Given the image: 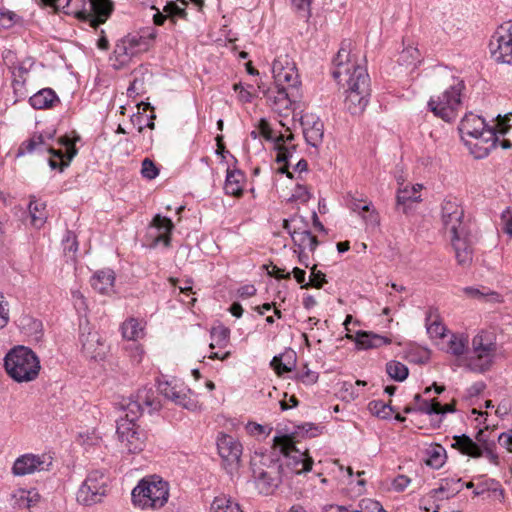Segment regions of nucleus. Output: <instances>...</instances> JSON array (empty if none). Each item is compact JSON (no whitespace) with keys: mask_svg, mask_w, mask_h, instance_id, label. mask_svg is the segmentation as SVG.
<instances>
[{"mask_svg":"<svg viewBox=\"0 0 512 512\" xmlns=\"http://www.w3.org/2000/svg\"><path fill=\"white\" fill-rule=\"evenodd\" d=\"M434 87L436 93L428 102L429 109L446 122L454 120L461 106L464 82L449 70H441L435 75Z\"/></svg>","mask_w":512,"mask_h":512,"instance_id":"1","label":"nucleus"},{"mask_svg":"<svg viewBox=\"0 0 512 512\" xmlns=\"http://www.w3.org/2000/svg\"><path fill=\"white\" fill-rule=\"evenodd\" d=\"M332 75L344 88V92L353 91L371 93L370 77L356 55L351 53L349 44H343L334 58Z\"/></svg>","mask_w":512,"mask_h":512,"instance_id":"2","label":"nucleus"},{"mask_svg":"<svg viewBox=\"0 0 512 512\" xmlns=\"http://www.w3.org/2000/svg\"><path fill=\"white\" fill-rule=\"evenodd\" d=\"M497 352L496 335L488 330H479L471 339L462 367L472 373L484 374L494 366Z\"/></svg>","mask_w":512,"mask_h":512,"instance_id":"3","label":"nucleus"},{"mask_svg":"<svg viewBox=\"0 0 512 512\" xmlns=\"http://www.w3.org/2000/svg\"><path fill=\"white\" fill-rule=\"evenodd\" d=\"M459 131L475 158H484L496 146L498 137L484 119L473 113L466 114L460 122Z\"/></svg>","mask_w":512,"mask_h":512,"instance_id":"4","label":"nucleus"},{"mask_svg":"<svg viewBox=\"0 0 512 512\" xmlns=\"http://www.w3.org/2000/svg\"><path fill=\"white\" fill-rule=\"evenodd\" d=\"M45 5L62 8L64 13L74 15L79 20L88 22L93 28L106 22L113 10L111 0H88L80 9L84 0H41Z\"/></svg>","mask_w":512,"mask_h":512,"instance_id":"5","label":"nucleus"},{"mask_svg":"<svg viewBox=\"0 0 512 512\" xmlns=\"http://www.w3.org/2000/svg\"><path fill=\"white\" fill-rule=\"evenodd\" d=\"M134 506L147 510L162 508L169 498V484L157 475L141 479L131 492Z\"/></svg>","mask_w":512,"mask_h":512,"instance_id":"6","label":"nucleus"},{"mask_svg":"<svg viewBox=\"0 0 512 512\" xmlns=\"http://www.w3.org/2000/svg\"><path fill=\"white\" fill-rule=\"evenodd\" d=\"M5 369L8 375L15 381L29 382L38 376L40 362L31 349L18 346L6 355Z\"/></svg>","mask_w":512,"mask_h":512,"instance_id":"7","label":"nucleus"},{"mask_svg":"<svg viewBox=\"0 0 512 512\" xmlns=\"http://www.w3.org/2000/svg\"><path fill=\"white\" fill-rule=\"evenodd\" d=\"M440 221L442 229L450 238L467 235L468 223L465 221L464 209L458 199L448 197L440 206Z\"/></svg>","mask_w":512,"mask_h":512,"instance_id":"8","label":"nucleus"},{"mask_svg":"<svg viewBox=\"0 0 512 512\" xmlns=\"http://www.w3.org/2000/svg\"><path fill=\"white\" fill-rule=\"evenodd\" d=\"M65 145L68 147V161L64 160V154L61 150H55L53 149L49 144L46 143L45 138L42 134H34L31 136L28 140L23 142L21 146L19 147L17 155H24L26 153H33V152H48L51 155L57 157V159L50 158L49 159V165L52 169L59 168L60 170H63L64 167L68 166L69 161L74 157L76 154V149L71 144L69 139L65 140Z\"/></svg>","mask_w":512,"mask_h":512,"instance_id":"9","label":"nucleus"},{"mask_svg":"<svg viewBox=\"0 0 512 512\" xmlns=\"http://www.w3.org/2000/svg\"><path fill=\"white\" fill-rule=\"evenodd\" d=\"M109 478L101 470H93L88 473L84 482L79 487L76 499L78 503L90 506L102 501L107 495Z\"/></svg>","mask_w":512,"mask_h":512,"instance_id":"10","label":"nucleus"},{"mask_svg":"<svg viewBox=\"0 0 512 512\" xmlns=\"http://www.w3.org/2000/svg\"><path fill=\"white\" fill-rule=\"evenodd\" d=\"M275 444L279 447L281 453L286 458L285 466L291 473L300 475L309 472L313 466V459L307 451L301 452L295 446L294 441L289 436L275 438Z\"/></svg>","mask_w":512,"mask_h":512,"instance_id":"11","label":"nucleus"},{"mask_svg":"<svg viewBox=\"0 0 512 512\" xmlns=\"http://www.w3.org/2000/svg\"><path fill=\"white\" fill-rule=\"evenodd\" d=\"M489 50L496 62L512 64V22L497 27L490 38Z\"/></svg>","mask_w":512,"mask_h":512,"instance_id":"12","label":"nucleus"},{"mask_svg":"<svg viewBox=\"0 0 512 512\" xmlns=\"http://www.w3.org/2000/svg\"><path fill=\"white\" fill-rule=\"evenodd\" d=\"M116 432L118 440L127 452L136 454L143 451L146 443V435L136 422L127 419H119L117 421Z\"/></svg>","mask_w":512,"mask_h":512,"instance_id":"13","label":"nucleus"},{"mask_svg":"<svg viewBox=\"0 0 512 512\" xmlns=\"http://www.w3.org/2000/svg\"><path fill=\"white\" fill-rule=\"evenodd\" d=\"M272 73L275 85L286 86L294 91L300 88L298 69L294 60L287 54H281L273 61Z\"/></svg>","mask_w":512,"mask_h":512,"instance_id":"14","label":"nucleus"},{"mask_svg":"<svg viewBox=\"0 0 512 512\" xmlns=\"http://www.w3.org/2000/svg\"><path fill=\"white\" fill-rule=\"evenodd\" d=\"M159 391L165 398L187 410L198 411L201 409V404L193 396L192 391L183 384L162 382L159 384Z\"/></svg>","mask_w":512,"mask_h":512,"instance_id":"15","label":"nucleus"},{"mask_svg":"<svg viewBox=\"0 0 512 512\" xmlns=\"http://www.w3.org/2000/svg\"><path fill=\"white\" fill-rule=\"evenodd\" d=\"M51 465L52 458L50 456L27 453L16 458L12 466V473L15 476H25L46 471Z\"/></svg>","mask_w":512,"mask_h":512,"instance_id":"16","label":"nucleus"},{"mask_svg":"<svg viewBox=\"0 0 512 512\" xmlns=\"http://www.w3.org/2000/svg\"><path fill=\"white\" fill-rule=\"evenodd\" d=\"M83 354L93 360H102L107 352V345L96 330L83 327L80 335Z\"/></svg>","mask_w":512,"mask_h":512,"instance_id":"17","label":"nucleus"},{"mask_svg":"<svg viewBox=\"0 0 512 512\" xmlns=\"http://www.w3.org/2000/svg\"><path fill=\"white\" fill-rule=\"evenodd\" d=\"M275 91L268 95L271 108L279 113L287 115L300 97L299 89H288L286 86L275 85Z\"/></svg>","mask_w":512,"mask_h":512,"instance_id":"18","label":"nucleus"},{"mask_svg":"<svg viewBox=\"0 0 512 512\" xmlns=\"http://www.w3.org/2000/svg\"><path fill=\"white\" fill-rule=\"evenodd\" d=\"M219 455L230 467H236L242 455V446L232 436L223 434L217 440Z\"/></svg>","mask_w":512,"mask_h":512,"instance_id":"19","label":"nucleus"},{"mask_svg":"<svg viewBox=\"0 0 512 512\" xmlns=\"http://www.w3.org/2000/svg\"><path fill=\"white\" fill-rule=\"evenodd\" d=\"M301 125L306 142L317 148L323 141V122L316 115L307 113L301 117Z\"/></svg>","mask_w":512,"mask_h":512,"instance_id":"20","label":"nucleus"},{"mask_svg":"<svg viewBox=\"0 0 512 512\" xmlns=\"http://www.w3.org/2000/svg\"><path fill=\"white\" fill-rule=\"evenodd\" d=\"M280 469L281 465H273L255 476L257 487L261 493L271 494L279 486L281 482Z\"/></svg>","mask_w":512,"mask_h":512,"instance_id":"21","label":"nucleus"},{"mask_svg":"<svg viewBox=\"0 0 512 512\" xmlns=\"http://www.w3.org/2000/svg\"><path fill=\"white\" fill-rule=\"evenodd\" d=\"M346 337L355 341L360 349L378 348L391 343L387 337L366 331H359L355 335L347 334Z\"/></svg>","mask_w":512,"mask_h":512,"instance_id":"22","label":"nucleus"},{"mask_svg":"<svg viewBox=\"0 0 512 512\" xmlns=\"http://www.w3.org/2000/svg\"><path fill=\"white\" fill-rule=\"evenodd\" d=\"M469 233L462 236L450 238L451 245L455 251V257L459 265L469 266L472 263L473 251L469 244Z\"/></svg>","mask_w":512,"mask_h":512,"instance_id":"23","label":"nucleus"},{"mask_svg":"<svg viewBox=\"0 0 512 512\" xmlns=\"http://www.w3.org/2000/svg\"><path fill=\"white\" fill-rule=\"evenodd\" d=\"M344 94V109L353 116L361 115L369 103L371 93L349 91Z\"/></svg>","mask_w":512,"mask_h":512,"instance_id":"24","label":"nucleus"},{"mask_svg":"<svg viewBox=\"0 0 512 512\" xmlns=\"http://www.w3.org/2000/svg\"><path fill=\"white\" fill-rule=\"evenodd\" d=\"M40 500V495L35 489H22L19 488L11 494V505L18 509H29L37 504Z\"/></svg>","mask_w":512,"mask_h":512,"instance_id":"25","label":"nucleus"},{"mask_svg":"<svg viewBox=\"0 0 512 512\" xmlns=\"http://www.w3.org/2000/svg\"><path fill=\"white\" fill-rule=\"evenodd\" d=\"M469 351V340L465 334H452L447 343V352L459 360L462 367V360Z\"/></svg>","mask_w":512,"mask_h":512,"instance_id":"26","label":"nucleus"},{"mask_svg":"<svg viewBox=\"0 0 512 512\" xmlns=\"http://www.w3.org/2000/svg\"><path fill=\"white\" fill-rule=\"evenodd\" d=\"M115 275L110 269L96 272L91 278L92 287L101 294H109L114 287Z\"/></svg>","mask_w":512,"mask_h":512,"instance_id":"27","label":"nucleus"},{"mask_svg":"<svg viewBox=\"0 0 512 512\" xmlns=\"http://www.w3.org/2000/svg\"><path fill=\"white\" fill-rule=\"evenodd\" d=\"M290 236L293 240L294 245H296L301 252L304 250H309L310 252H314L316 247L318 246V240L316 236L312 235L308 230H300L293 229V232H290Z\"/></svg>","mask_w":512,"mask_h":512,"instance_id":"28","label":"nucleus"},{"mask_svg":"<svg viewBox=\"0 0 512 512\" xmlns=\"http://www.w3.org/2000/svg\"><path fill=\"white\" fill-rule=\"evenodd\" d=\"M28 209L31 225L35 228L43 227L48 218L46 203L32 197Z\"/></svg>","mask_w":512,"mask_h":512,"instance_id":"29","label":"nucleus"},{"mask_svg":"<svg viewBox=\"0 0 512 512\" xmlns=\"http://www.w3.org/2000/svg\"><path fill=\"white\" fill-rule=\"evenodd\" d=\"M29 102L35 109H48L59 102V98L52 89L44 88L32 95Z\"/></svg>","mask_w":512,"mask_h":512,"instance_id":"30","label":"nucleus"},{"mask_svg":"<svg viewBox=\"0 0 512 512\" xmlns=\"http://www.w3.org/2000/svg\"><path fill=\"white\" fill-rule=\"evenodd\" d=\"M453 448L458 449L461 453L468 456L478 458L482 456L483 449L481 446L474 442L469 436L463 434L460 436H454Z\"/></svg>","mask_w":512,"mask_h":512,"instance_id":"31","label":"nucleus"},{"mask_svg":"<svg viewBox=\"0 0 512 512\" xmlns=\"http://www.w3.org/2000/svg\"><path fill=\"white\" fill-rule=\"evenodd\" d=\"M125 37L128 41V45H131L134 51L138 54L149 48L150 43L156 38V31L152 29L151 31H144L141 34H128Z\"/></svg>","mask_w":512,"mask_h":512,"instance_id":"32","label":"nucleus"},{"mask_svg":"<svg viewBox=\"0 0 512 512\" xmlns=\"http://www.w3.org/2000/svg\"><path fill=\"white\" fill-rule=\"evenodd\" d=\"M121 330L125 339L137 341L145 335V322L135 318H130L122 324Z\"/></svg>","mask_w":512,"mask_h":512,"instance_id":"33","label":"nucleus"},{"mask_svg":"<svg viewBox=\"0 0 512 512\" xmlns=\"http://www.w3.org/2000/svg\"><path fill=\"white\" fill-rule=\"evenodd\" d=\"M463 292L466 296L473 299L481 300L483 302L501 303L503 301L502 296L498 292L490 290L486 287H466L463 289Z\"/></svg>","mask_w":512,"mask_h":512,"instance_id":"34","label":"nucleus"},{"mask_svg":"<svg viewBox=\"0 0 512 512\" xmlns=\"http://www.w3.org/2000/svg\"><path fill=\"white\" fill-rule=\"evenodd\" d=\"M145 412L151 413L160 409V401L152 389L142 388L134 396Z\"/></svg>","mask_w":512,"mask_h":512,"instance_id":"35","label":"nucleus"},{"mask_svg":"<svg viewBox=\"0 0 512 512\" xmlns=\"http://www.w3.org/2000/svg\"><path fill=\"white\" fill-rule=\"evenodd\" d=\"M153 226L160 232L157 236H155V242H163L165 246H169L170 233L173 229L172 221L167 217L156 215L153 219Z\"/></svg>","mask_w":512,"mask_h":512,"instance_id":"36","label":"nucleus"},{"mask_svg":"<svg viewBox=\"0 0 512 512\" xmlns=\"http://www.w3.org/2000/svg\"><path fill=\"white\" fill-rule=\"evenodd\" d=\"M243 174L239 170L228 171L225 181V191L227 194L239 197L242 195Z\"/></svg>","mask_w":512,"mask_h":512,"instance_id":"37","label":"nucleus"},{"mask_svg":"<svg viewBox=\"0 0 512 512\" xmlns=\"http://www.w3.org/2000/svg\"><path fill=\"white\" fill-rule=\"evenodd\" d=\"M230 338V330L224 325H217L211 329L210 348H224L228 345Z\"/></svg>","mask_w":512,"mask_h":512,"instance_id":"38","label":"nucleus"},{"mask_svg":"<svg viewBox=\"0 0 512 512\" xmlns=\"http://www.w3.org/2000/svg\"><path fill=\"white\" fill-rule=\"evenodd\" d=\"M422 189L421 184H415L411 187L405 186L404 188H400L397 192V202L398 204H405L409 201L419 202L421 201V197L419 192Z\"/></svg>","mask_w":512,"mask_h":512,"instance_id":"39","label":"nucleus"},{"mask_svg":"<svg viewBox=\"0 0 512 512\" xmlns=\"http://www.w3.org/2000/svg\"><path fill=\"white\" fill-rule=\"evenodd\" d=\"M420 61V52L414 46L405 47L399 54L398 62L400 65L409 67H415Z\"/></svg>","mask_w":512,"mask_h":512,"instance_id":"40","label":"nucleus"},{"mask_svg":"<svg viewBox=\"0 0 512 512\" xmlns=\"http://www.w3.org/2000/svg\"><path fill=\"white\" fill-rule=\"evenodd\" d=\"M418 410L425 412L427 414H445L447 412H453L455 410V407L453 404H446L443 406L435 400H433L432 402L422 400L421 404L418 407Z\"/></svg>","mask_w":512,"mask_h":512,"instance_id":"41","label":"nucleus"},{"mask_svg":"<svg viewBox=\"0 0 512 512\" xmlns=\"http://www.w3.org/2000/svg\"><path fill=\"white\" fill-rule=\"evenodd\" d=\"M386 372L392 379L399 382L404 381L408 376L406 365L395 360L389 361L386 364Z\"/></svg>","mask_w":512,"mask_h":512,"instance_id":"42","label":"nucleus"},{"mask_svg":"<svg viewBox=\"0 0 512 512\" xmlns=\"http://www.w3.org/2000/svg\"><path fill=\"white\" fill-rule=\"evenodd\" d=\"M126 37L121 39L115 46L114 54L116 58L121 62L125 63L133 56L137 55L131 45H128Z\"/></svg>","mask_w":512,"mask_h":512,"instance_id":"43","label":"nucleus"},{"mask_svg":"<svg viewBox=\"0 0 512 512\" xmlns=\"http://www.w3.org/2000/svg\"><path fill=\"white\" fill-rule=\"evenodd\" d=\"M427 333L431 338H443L445 336L446 327L438 318V316L427 317Z\"/></svg>","mask_w":512,"mask_h":512,"instance_id":"44","label":"nucleus"},{"mask_svg":"<svg viewBox=\"0 0 512 512\" xmlns=\"http://www.w3.org/2000/svg\"><path fill=\"white\" fill-rule=\"evenodd\" d=\"M445 462V450L440 445H435L428 450L426 464L433 468H440Z\"/></svg>","mask_w":512,"mask_h":512,"instance_id":"45","label":"nucleus"},{"mask_svg":"<svg viewBox=\"0 0 512 512\" xmlns=\"http://www.w3.org/2000/svg\"><path fill=\"white\" fill-rule=\"evenodd\" d=\"M125 409L126 414L120 419L132 420V422H136V420L145 412L144 408L138 403L135 397L130 399V401L126 404Z\"/></svg>","mask_w":512,"mask_h":512,"instance_id":"46","label":"nucleus"},{"mask_svg":"<svg viewBox=\"0 0 512 512\" xmlns=\"http://www.w3.org/2000/svg\"><path fill=\"white\" fill-rule=\"evenodd\" d=\"M232 505L238 504L233 502L231 498L222 494L214 498L210 507V512H230Z\"/></svg>","mask_w":512,"mask_h":512,"instance_id":"47","label":"nucleus"},{"mask_svg":"<svg viewBox=\"0 0 512 512\" xmlns=\"http://www.w3.org/2000/svg\"><path fill=\"white\" fill-rule=\"evenodd\" d=\"M369 410L372 414L382 419L389 418L392 412L390 405L382 401H372L369 403Z\"/></svg>","mask_w":512,"mask_h":512,"instance_id":"48","label":"nucleus"},{"mask_svg":"<svg viewBox=\"0 0 512 512\" xmlns=\"http://www.w3.org/2000/svg\"><path fill=\"white\" fill-rule=\"evenodd\" d=\"M324 283H326L325 274L322 271L317 270L316 265H314L311 268L310 281L303 284L301 288L307 289L312 286L314 288L320 289Z\"/></svg>","mask_w":512,"mask_h":512,"instance_id":"49","label":"nucleus"},{"mask_svg":"<svg viewBox=\"0 0 512 512\" xmlns=\"http://www.w3.org/2000/svg\"><path fill=\"white\" fill-rule=\"evenodd\" d=\"M141 174L144 178L152 180L158 176L159 170L152 160L145 158L142 161Z\"/></svg>","mask_w":512,"mask_h":512,"instance_id":"50","label":"nucleus"},{"mask_svg":"<svg viewBox=\"0 0 512 512\" xmlns=\"http://www.w3.org/2000/svg\"><path fill=\"white\" fill-rule=\"evenodd\" d=\"M137 74L138 72L134 73V79L127 89V93L129 96L139 95L142 92H144V78H139Z\"/></svg>","mask_w":512,"mask_h":512,"instance_id":"51","label":"nucleus"},{"mask_svg":"<svg viewBox=\"0 0 512 512\" xmlns=\"http://www.w3.org/2000/svg\"><path fill=\"white\" fill-rule=\"evenodd\" d=\"M258 130H259V134L261 136H263L266 140L275 141L276 137H274L273 130L270 127V124L266 119H264V118L260 119V121L258 123Z\"/></svg>","mask_w":512,"mask_h":512,"instance_id":"52","label":"nucleus"},{"mask_svg":"<svg viewBox=\"0 0 512 512\" xmlns=\"http://www.w3.org/2000/svg\"><path fill=\"white\" fill-rule=\"evenodd\" d=\"M291 199L305 203L310 199L309 191L305 186L297 185L294 189Z\"/></svg>","mask_w":512,"mask_h":512,"instance_id":"53","label":"nucleus"},{"mask_svg":"<svg viewBox=\"0 0 512 512\" xmlns=\"http://www.w3.org/2000/svg\"><path fill=\"white\" fill-rule=\"evenodd\" d=\"M299 379L307 385H311L317 382L318 374L310 369L307 366L304 367V370L299 373Z\"/></svg>","mask_w":512,"mask_h":512,"instance_id":"54","label":"nucleus"},{"mask_svg":"<svg viewBox=\"0 0 512 512\" xmlns=\"http://www.w3.org/2000/svg\"><path fill=\"white\" fill-rule=\"evenodd\" d=\"M501 219L504 224L505 233L512 238V209H505L501 214Z\"/></svg>","mask_w":512,"mask_h":512,"instance_id":"55","label":"nucleus"},{"mask_svg":"<svg viewBox=\"0 0 512 512\" xmlns=\"http://www.w3.org/2000/svg\"><path fill=\"white\" fill-rule=\"evenodd\" d=\"M498 442L507 451L512 452V429L501 433L498 436Z\"/></svg>","mask_w":512,"mask_h":512,"instance_id":"56","label":"nucleus"},{"mask_svg":"<svg viewBox=\"0 0 512 512\" xmlns=\"http://www.w3.org/2000/svg\"><path fill=\"white\" fill-rule=\"evenodd\" d=\"M72 300L74 303V306L78 310H86L87 309V303L84 295L79 291L75 290L72 292Z\"/></svg>","mask_w":512,"mask_h":512,"instance_id":"57","label":"nucleus"},{"mask_svg":"<svg viewBox=\"0 0 512 512\" xmlns=\"http://www.w3.org/2000/svg\"><path fill=\"white\" fill-rule=\"evenodd\" d=\"M409 484L410 479L405 475L397 476L392 482V486L397 492L403 491Z\"/></svg>","mask_w":512,"mask_h":512,"instance_id":"58","label":"nucleus"},{"mask_svg":"<svg viewBox=\"0 0 512 512\" xmlns=\"http://www.w3.org/2000/svg\"><path fill=\"white\" fill-rule=\"evenodd\" d=\"M144 349L138 344H134L131 348L130 358L133 363H140L143 359Z\"/></svg>","mask_w":512,"mask_h":512,"instance_id":"59","label":"nucleus"},{"mask_svg":"<svg viewBox=\"0 0 512 512\" xmlns=\"http://www.w3.org/2000/svg\"><path fill=\"white\" fill-rule=\"evenodd\" d=\"M7 303L4 302L3 295L0 294V328H3L8 322Z\"/></svg>","mask_w":512,"mask_h":512,"instance_id":"60","label":"nucleus"},{"mask_svg":"<svg viewBox=\"0 0 512 512\" xmlns=\"http://www.w3.org/2000/svg\"><path fill=\"white\" fill-rule=\"evenodd\" d=\"M278 150L276 161L278 163H287L288 158L290 157L289 150L284 145H276Z\"/></svg>","mask_w":512,"mask_h":512,"instance_id":"61","label":"nucleus"},{"mask_svg":"<svg viewBox=\"0 0 512 512\" xmlns=\"http://www.w3.org/2000/svg\"><path fill=\"white\" fill-rule=\"evenodd\" d=\"M270 267H271V269L268 270L269 275L274 276L277 279H289L290 278L289 272L284 273L283 269H281L278 266L273 265V264Z\"/></svg>","mask_w":512,"mask_h":512,"instance_id":"62","label":"nucleus"},{"mask_svg":"<svg viewBox=\"0 0 512 512\" xmlns=\"http://www.w3.org/2000/svg\"><path fill=\"white\" fill-rule=\"evenodd\" d=\"M367 213L368 215H362V218L366 222V224L373 227L377 226L379 224L378 213H376L374 210H370Z\"/></svg>","mask_w":512,"mask_h":512,"instance_id":"63","label":"nucleus"},{"mask_svg":"<svg viewBox=\"0 0 512 512\" xmlns=\"http://www.w3.org/2000/svg\"><path fill=\"white\" fill-rule=\"evenodd\" d=\"M271 365L274 367L275 371L277 372V374H282L284 372H287L289 371V368L284 365L281 361L280 358L278 357H274L273 360L271 361Z\"/></svg>","mask_w":512,"mask_h":512,"instance_id":"64","label":"nucleus"}]
</instances>
